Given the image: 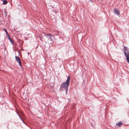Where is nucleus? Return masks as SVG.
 <instances>
[{
  "label": "nucleus",
  "mask_w": 129,
  "mask_h": 129,
  "mask_svg": "<svg viewBox=\"0 0 129 129\" xmlns=\"http://www.w3.org/2000/svg\"><path fill=\"white\" fill-rule=\"evenodd\" d=\"M17 114H18V116L19 117V116H20V115H19V114L18 113V112H17Z\"/></svg>",
  "instance_id": "nucleus-16"
},
{
  "label": "nucleus",
  "mask_w": 129,
  "mask_h": 129,
  "mask_svg": "<svg viewBox=\"0 0 129 129\" xmlns=\"http://www.w3.org/2000/svg\"><path fill=\"white\" fill-rule=\"evenodd\" d=\"M45 36L48 39V41L49 42V43H52L53 42L52 39L54 37L53 35L50 34H45Z\"/></svg>",
  "instance_id": "nucleus-2"
},
{
  "label": "nucleus",
  "mask_w": 129,
  "mask_h": 129,
  "mask_svg": "<svg viewBox=\"0 0 129 129\" xmlns=\"http://www.w3.org/2000/svg\"><path fill=\"white\" fill-rule=\"evenodd\" d=\"M113 12L115 14L117 15L118 16H119V15L120 12L119 10L118 9L115 8L114 9Z\"/></svg>",
  "instance_id": "nucleus-4"
},
{
  "label": "nucleus",
  "mask_w": 129,
  "mask_h": 129,
  "mask_svg": "<svg viewBox=\"0 0 129 129\" xmlns=\"http://www.w3.org/2000/svg\"><path fill=\"white\" fill-rule=\"evenodd\" d=\"M27 53H28V55H29V53L28 52Z\"/></svg>",
  "instance_id": "nucleus-18"
},
{
  "label": "nucleus",
  "mask_w": 129,
  "mask_h": 129,
  "mask_svg": "<svg viewBox=\"0 0 129 129\" xmlns=\"http://www.w3.org/2000/svg\"><path fill=\"white\" fill-rule=\"evenodd\" d=\"M4 30L5 31L6 33V34H7V35H9V34L8 33V32H7V30H6L5 28H4Z\"/></svg>",
  "instance_id": "nucleus-10"
},
{
  "label": "nucleus",
  "mask_w": 129,
  "mask_h": 129,
  "mask_svg": "<svg viewBox=\"0 0 129 129\" xmlns=\"http://www.w3.org/2000/svg\"><path fill=\"white\" fill-rule=\"evenodd\" d=\"M70 81V78L69 75L67 77V79L66 81L63 83H62L61 85L60 88H68V86L69 84Z\"/></svg>",
  "instance_id": "nucleus-1"
},
{
  "label": "nucleus",
  "mask_w": 129,
  "mask_h": 129,
  "mask_svg": "<svg viewBox=\"0 0 129 129\" xmlns=\"http://www.w3.org/2000/svg\"><path fill=\"white\" fill-rule=\"evenodd\" d=\"M7 2H8L7 0H5V1H3V4L5 5L7 3Z\"/></svg>",
  "instance_id": "nucleus-8"
},
{
  "label": "nucleus",
  "mask_w": 129,
  "mask_h": 129,
  "mask_svg": "<svg viewBox=\"0 0 129 129\" xmlns=\"http://www.w3.org/2000/svg\"><path fill=\"white\" fill-rule=\"evenodd\" d=\"M19 117L20 119L21 120H22V118H21L20 116H19Z\"/></svg>",
  "instance_id": "nucleus-13"
},
{
  "label": "nucleus",
  "mask_w": 129,
  "mask_h": 129,
  "mask_svg": "<svg viewBox=\"0 0 129 129\" xmlns=\"http://www.w3.org/2000/svg\"><path fill=\"white\" fill-rule=\"evenodd\" d=\"M65 89H66V94H67V91H68V88H66Z\"/></svg>",
  "instance_id": "nucleus-11"
},
{
  "label": "nucleus",
  "mask_w": 129,
  "mask_h": 129,
  "mask_svg": "<svg viewBox=\"0 0 129 129\" xmlns=\"http://www.w3.org/2000/svg\"><path fill=\"white\" fill-rule=\"evenodd\" d=\"M22 121L24 123H25L23 121V120L22 119Z\"/></svg>",
  "instance_id": "nucleus-17"
},
{
  "label": "nucleus",
  "mask_w": 129,
  "mask_h": 129,
  "mask_svg": "<svg viewBox=\"0 0 129 129\" xmlns=\"http://www.w3.org/2000/svg\"><path fill=\"white\" fill-rule=\"evenodd\" d=\"M89 1H90L91 2L93 3V0H89Z\"/></svg>",
  "instance_id": "nucleus-14"
},
{
  "label": "nucleus",
  "mask_w": 129,
  "mask_h": 129,
  "mask_svg": "<svg viewBox=\"0 0 129 129\" xmlns=\"http://www.w3.org/2000/svg\"><path fill=\"white\" fill-rule=\"evenodd\" d=\"M7 36H8V39L9 40H10L11 43L13 44L14 43V42L12 39L10 37L9 35H8Z\"/></svg>",
  "instance_id": "nucleus-5"
},
{
  "label": "nucleus",
  "mask_w": 129,
  "mask_h": 129,
  "mask_svg": "<svg viewBox=\"0 0 129 129\" xmlns=\"http://www.w3.org/2000/svg\"><path fill=\"white\" fill-rule=\"evenodd\" d=\"M124 53L126 57H129V49L124 46Z\"/></svg>",
  "instance_id": "nucleus-3"
},
{
  "label": "nucleus",
  "mask_w": 129,
  "mask_h": 129,
  "mask_svg": "<svg viewBox=\"0 0 129 129\" xmlns=\"http://www.w3.org/2000/svg\"><path fill=\"white\" fill-rule=\"evenodd\" d=\"M122 124V122L121 121L119 122H117L116 123V125L117 126H118L119 127L121 126Z\"/></svg>",
  "instance_id": "nucleus-7"
},
{
  "label": "nucleus",
  "mask_w": 129,
  "mask_h": 129,
  "mask_svg": "<svg viewBox=\"0 0 129 129\" xmlns=\"http://www.w3.org/2000/svg\"><path fill=\"white\" fill-rule=\"evenodd\" d=\"M15 58L16 61H17V62L18 63L21 61L20 59L17 56H16L15 57Z\"/></svg>",
  "instance_id": "nucleus-6"
},
{
  "label": "nucleus",
  "mask_w": 129,
  "mask_h": 129,
  "mask_svg": "<svg viewBox=\"0 0 129 129\" xmlns=\"http://www.w3.org/2000/svg\"><path fill=\"white\" fill-rule=\"evenodd\" d=\"M18 63H19V64L20 66V67H22V65H21V61H20V62H19Z\"/></svg>",
  "instance_id": "nucleus-12"
},
{
  "label": "nucleus",
  "mask_w": 129,
  "mask_h": 129,
  "mask_svg": "<svg viewBox=\"0 0 129 129\" xmlns=\"http://www.w3.org/2000/svg\"><path fill=\"white\" fill-rule=\"evenodd\" d=\"M127 62L129 63V57H126Z\"/></svg>",
  "instance_id": "nucleus-9"
},
{
  "label": "nucleus",
  "mask_w": 129,
  "mask_h": 129,
  "mask_svg": "<svg viewBox=\"0 0 129 129\" xmlns=\"http://www.w3.org/2000/svg\"><path fill=\"white\" fill-rule=\"evenodd\" d=\"M17 114H18V116L19 117V116H20V115H19V114L18 113V112H17Z\"/></svg>",
  "instance_id": "nucleus-15"
}]
</instances>
